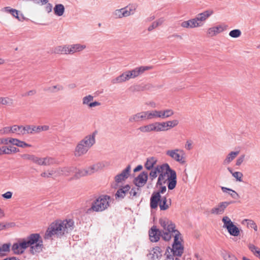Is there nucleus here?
<instances>
[{
	"instance_id": "nucleus-1",
	"label": "nucleus",
	"mask_w": 260,
	"mask_h": 260,
	"mask_svg": "<svg viewBox=\"0 0 260 260\" xmlns=\"http://www.w3.org/2000/svg\"><path fill=\"white\" fill-rule=\"evenodd\" d=\"M159 223L161 226L165 230L162 235V239L168 241L173 236L174 242L171 251L174 256H181L184 251V247L181 244L182 239L181 234L178 230H176L175 224L166 217L160 218Z\"/></svg>"
},
{
	"instance_id": "nucleus-2",
	"label": "nucleus",
	"mask_w": 260,
	"mask_h": 260,
	"mask_svg": "<svg viewBox=\"0 0 260 260\" xmlns=\"http://www.w3.org/2000/svg\"><path fill=\"white\" fill-rule=\"evenodd\" d=\"M74 227V221L71 219L56 220L49 225L45 234L44 238L49 239L53 236L61 238L72 232Z\"/></svg>"
},
{
	"instance_id": "nucleus-3",
	"label": "nucleus",
	"mask_w": 260,
	"mask_h": 260,
	"mask_svg": "<svg viewBox=\"0 0 260 260\" xmlns=\"http://www.w3.org/2000/svg\"><path fill=\"white\" fill-rule=\"evenodd\" d=\"M160 168L161 172L158 177L156 186H161L168 181V189L169 190L173 189L177 184L176 172L172 169L167 163L161 165Z\"/></svg>"
},
{
	"instance_id": "nucleus-4",
	"label": "nucleus",
	"mask_w": 260,
	"mask_h": 260,
	"mask_svg": "<svg viewBox=\"0 0 260 260\" xmlns=\"http://www.w3.org/2000/svg\"><path fill=\"white\" fill-rule=\"evenodd\" d=\"M111 201L112 199L109 196H100L92 203L91 207L87 209L86 212L89 213L91 211L102 212L108 209Z\"/></svg>"
},
{
	"instance_id": "nucleus-5",
	"label": "nucleus",
	"mask_w": 260,
	"mask_h": 260,
	"mask_svg": "<svg viewBox=\"0 0 260 260\" xmlns=\"http://www.w3.org/2000/svg\"><path fill=\"white\" fill-rule=\"evenodd\" d=\"M30 248L29 251L32 254L39 253L43 250V242L39 234H31L25 238Z\"/></svg>"
},
{
	"instance_id": "nucleus-6",
	"label": "nucleus",
	"mask_w": 260,
	"mask_h": 260,
	"mask_svg": "<svg viewBox=\"0 0 260 260\" xmlns=\"http://www.w3.org/2000/svg\"><path fill=\"white\" fill-rule=\"evenodd\" d=\"M166 154L181 165H184L186 162L185 153L182 149L176 148L168 150L166 152Z\"/></svg>"
},
{
	"instance_id": "nucleus-7",
	"label": "nucleus",
	"mask_w": 260,
	"mask_h": 260,
	"mask_svg": "<svg viewBox=\"0 0 260 260\" xmlns=\"http://www.w3.org/2000/svg\"><path fill=\"white\" fill-rule=\"evenodd\" d=\"M222 221L223 222L224 228H226L230 234L233 236H238L240 234V231L238 227H237L232 221L228 216H224Z\"/></svg>"
},
{
	"instance_id": "nucleus-8",
	"label": "nucleus",
	"mask_w": 260,
	"mask_h": 260,
	"mask_svg": "<svg viewBox=\"0 0 260 260\" xmlns=\"http://www.w3.org/2000/svg\"><path fill=\"white\" fill-rule=\"evenodd\" d=\"M213 13L212 10L209 9L197 15L193 19L197 27L203 26L206 20L213 15Z\"/></svg>"
},
{
	"instance_id": "nucleus-9",
	"label": "nucleus",
	"mask_w": 260,
	"mask_h": 260,
	"mask_svg": "<svg viewBox=\"0 0 260 260\" xmlns=\"http://www.w3.org/2000/svg\"><path fill=\"white\" fill-rule=\"evenodd\" d=\"M160 190L158 191H154L152 193L150 200V206L151 209H156L158 205V202L160 201L161 196L160 193H164L166 191V187L165 186H159Z\"/></svg>"
},
{
	"instance_id": "nucleus-10",
	"label": "nucleus",
	"mask_w": 260,
	"mask_h": 260,
	"mask_svg": "<svg viewBox=\"0 0 260 260\" xmlns=\"http://www.w3.org/2000/svg\"><path fill=\"white\" fill-rule=\"evenodd\" d=\"M152 69L151 66H141L135 69L127 71V73L129 76V79L135 78L143 74L145 71Z\"/></svg>"
},
{
	"instance_id": "nucleus-11",
	"label": "nucleus",
	"mask_w": 260,
	"mask_h": 260,
	"mask_svg": "<svg viewBox=\"0 0 260 260\" xmlns=\"http://www.w3.org/2000/svg\"><path fill=\"white\" fill-rule=\"evenodd\" d=\"M165 231L163 228L162 231H160L156 228V226H153L149 231V239L152 242H156L158 241L160 237H162V235Z\"/></svg>"
},
{
	"instance_id": "nucleus-12",
	"label": "nucleus",
	"mask_w": 260,
	"mask_h": 260,
	"mask_svg": "<svg viewBox=\"0 0 260 260\" xmlns=\"http://www.w3.org/2000/svg\"><path fill=\"white\" fill-rule=\"evenodd\" d=\"M233 202H222L211 210V213L214 215H220L224 213L226 208Z\"/></svg>"
},
{
	"instance_id": "nucleus-13",
	"label": "nucleus",
	"mask_w": 260,
	"mask_h": 260,
	"mask_svg": "<svg viewBox=\"0 0 260 260\" xmlns=\"http://www.w3.org/2000/svg\"><path fill=\"white\" fill-rule=\"evenodd\" d=\"M146 120H147V118L146 111L133 114L128 118V121L131 123H137L141 121Z\"/></svg>"
},
{
	"instance_id": "nucleus-14",
	"label": "nucleus",
	"mask_w": 260,
	"mask_h": 260,
	"mask_svg": "<svg viewBox=\"0 0 260 260\" xmlns=\"http://www.w3.org/2000/svg\"><path fill=\"white\" fill-rule=\"evenodd\" d=\"M96 133V132H94L92 134L85 136L80 141L90 149L95 143V136Z\"/></svg>"
},
{
	"instance_id": "nucleus-15",
	"label": "nucleus",
	"mask_w": 260,
	"mask_h": 260,
	"mask_svg": "<svg viewBox=\"0 0 260 260\" xmlns=\"http://www.w3.org/2000/svg\"><path fill=\"white\" fill-rule=\"evenodd\" d=\"M148 180V173L146 172H141L136 178L134 179V183L138 187L143 186Z\"/></svg>"
},
{
	"instance_id": "nucleus-16",
	"label": "nucleus",
	"mask_w": 260,
	"mask_h": 260,
	"mask_svg": "<svg viewBox=\"0 0 260 260\" xmlns=\"http://www.w3.org/2000/svg\"><path fill=\"white\" fill-rule=\"evenodd\" d=\"M226 28V26L223 25H219L209 28L207 31V35L208 37H213L219 34Z\"/></svg>"
},
{
	"instance_id": "nucleus-17",
	"label": "nucleus",
	"mask_w": 260,
	"mask_h": 260,
	"mask_svg": "<svg viewBox=\"0 0 260 260\" xmlns=\"http://www.w3.org/2000/svg\"><path fill=\"white\" fill-rule=\"evenodd\" d=\"M131 166L128 165L125 169H124L122 172L115 177V182L117 183L121 182L126 179L129 175L131 171Z\"/></svg>"
},
{
	"instance_id": "nucleus-18",
	"label": "nucleus",
	"mask_w": 260,
	"mask_h": 260,
	"mask_svg": "<svg viewBox=\"0 0 260 260\" xmlns=\"http://www.w3.org/2000/svg\"><path fill=\"white\" fill-rule=\"evenodd\" d=\"M89 149V148L79 141L75 148L74 155L77 157L81 156L85 154Z\"/></svg>"
},
{
	"instance_id": "nucleus-19",
	"label": "nucleus",
	"mask_w": 260,
	"mask_h": 260,
	"mask_svg": "<svg viewBox=\"0 0 260 260\" xmlns=\"http://www.w3.org/2000/svg\"><path fill=\"white\" fill-rule=\"evenodd\" d=\"M161 256V251L159 247L153 248L148 254L150 260H159Z\"/></svg>"
},
{
	"instance_id": "nucleus-20",
	"label": "nucleus",
	"mask_w": 260,
	"mask_h": 260,
	"mask_svg": "<svg viewBox=\"0 0 260 260\" xmlns=\"http://www.w3.org/2000/svg\"><path fill=\"white\" fill-rule=\"evenodd\" d=\"M85 48H86L85 45L80 44L68 45L69 54H73L76 52L82 51Z\"/></svg>"
},
{
	"instance_id": "nucleus-21",
	"label": "nucleus",
	"mask_w": 260,
	"mask_h": 260,
	"mask_svg": "<svg viewBox=\"0 0 260 260\" xmlns=\"http://www.w3.org/2000/svg\"><path fill=\"white\" fill-rule=\"evenodd\" d=\"M158 204L160 210H166L171 205V200L170 199H167L166 197H163L161 199L160 198Z\"/></svg>"
},
{
	"instance_id": "nucleus-22",
	"label": "nucleus",
	"mask_w": 260,
	"mask_h": 260,
	"mask_svg": "<svg viewBox=\"0 0 260 260\" xmlns=\"http://www.w3.org/2000/svg\"><path fill=\"white\" fill-rule=\"evenodd\" d=\"M12 133L17 136H22L26 135L25 126L14 125L12 126Z\"/></svg>"
},
{
	"instance_id": "nucleus-23",
	"label": "nucleus",
	"mask_w": 260,
	"mask_h": 260,
	"mask_svg": "<svg viewBox=\"0 0 260 260\" xmlns=\"http://www.w3.org/2000/svg\"><path fill=\"white\" fill-rule=\"evenodd\" d=\"M129 79L127 71L124 72L119 76L113 79L111 83L113 84L121 83Z\"/></svg>"
},
{
	"instance_id": "nucleus-24",
	"label": "nucleus",
	"mask_w": 260,
	"mask_h": 260,
	"mask_svg": "<svg viewBox=\"0 0 260 260\" xmlns=\"http://www.w3.org/2000/svg\"><path fill=\"white\" fill-rule=\"evenodd\" d=\"M239 151H231L229 153L223 161L224 165H228L230 164L239 154Z\"/></svg>"
},
{
	"instance_id": "nucleus-25",
	"label": "nucleus",
	"mask_w": 260,
	"mask_h": 260,
	"mask_svg": "<svg viewBox=\"0 0 260 260\" xmlns=\"http://www.w3.org/2000/svg\"><path fill=\"white\" fill-rule=\"evenodd\" d=\"M138 129L143 133L155 132L154 123H152L147 125H142L139 127Z\"/></svg>"
},
{
	"instance_id": "nucleus-26",
	"label": "nucleus",
	"mask_w": 260,
	"mask_h": 260,
	"mask_svg": "<svg viewBox=\"0 0 260 260\" xmlns=\"http://www.w3.org/2000/svg\"><path fill=\"white\" fill-rule=\"evenodd\" d=\"M9 143L14 145H16L18 147H22V148H25L26 147H30V145L26 143L24 141H21L15 138H10L9 140Z\"/></svg>"
},
{
	"instance_id": "nucleus-27",
	"label": "nucleus",
	"mask_w": 260,
	"mask_h": 260,
	"mask_svg": "<svg viewBox=\"0 0 260 260\" xmlns=\"http://www.w3.org/2000/svg\"><path fill=\"white\" fill-rule=\"evenodd\" d=\"M130 188L131 187L129 185H126L119 188L115 194L116 197L123 199L125 197V193L129 190Z\"/></svg>"
},
{
	"instance_id": "nucleus-28",
	"label": "nucleus",
	"mask_w": 260,
	"mask_h": 260,
	"mask_svg": "<svg viewBox=\"0 0 260 260\" xmlns=\"http://www.w3.org/2000/svg\"><path fill=\"white\" fill-rule=\"evenodd\" d=\"M180 26L184 28H193L198 27L193 18L187 21H183L180 23Z\"/></svg>"
},
{
	"instance_id": "nucleus-29",
	"label": "nucleus",
	"mask_w": 260,
	"mask_h": 260,
	"mask_svg": "<svg viewBox=\"0 0 260 260\" xmlns=\"http://www.w3.org/2000/svg\"><path fill=\"white\" fill-rule=\"evenodd\" d=\"M221 190L224 193H228L233 199L237 200L240 198L238 193L232 189L226 187H221Z\"/></svg>"
},
{
	"instance_id": "nucleus-30",
	"label": "nucleus",
	"mask_w": 260,
	"mask_h": 260,
	"mask_svg": "<svg viewBox=\"0 0 260 260\" xmlns=\"http://www.w3.org/2000/svg\"><path fill=\"white\" fill-rule=\"evenodd\" d=\"M57 164L58 161L54 157L49 156L42 157V166H51Z\"/></svg>"
},
{
	"instance_id": "nucleus-31",
	"label": "nucleus",
	"mask_w": 260,
	"mask_h": 260,
	"mask_svg": "<svg viewBox=\"0 0 260 260\" xmlns=\"http://www.w3.org/2000/svg\"><path fill=\"white\" fill-rule=\"evenodd\" d=\"M112 16L115 19H120L123 17H127L124 8L115 10L112 13Z\"/></svg>"
},
{
	"instance_id": "nucleus-32",
	"label": "nucleus",
	"mask_w": 260,
	"mask_h": 260,
	"mask_svg": "<svg viewBox=\"0 0 260 260\" xmlns=\"http://www.w3.org/2000/svg\"><path fill=\"white\" fill-rule=\"evenodd\" d=\"M157 162V159L154 157H150L147 159L144 166L147 170H150L154 168V166Z\"/></svg>"
},
{
	"instance_id": "nucleus-33",
	"label": "nucleus",
	"mask_w": 260,
	"mask_h": 260,
	"mask_svg": "<svg viewBox=\"0 0 260 260\" xmlns=\"http://www.w3.org/2000/svg\"><path fill=\"white\" fill-rule=\"evenodd\" d=\"M53 10L54 14L57 16H62L65 11L64 6L60 4L55 5Z\"/></svg>"
},
{
	"instance_id": "nucleus-34",
	"label": "nucleus",
	"mask_w": 260,
	"mask_h": 260,
	"mask_svg": "<svg viewBox=\"0 0 260 260\" xmlns=\"http://www.w3.org/2000/svg\"><path fill=\"white\" fill-rule=\"evenodd\" d=\"M160 167L161 165H158L156 167L150 170L151 171L149 173V177L151 180H153L154 179H155L157 176V174H160L161 172V170L160 168Z\"/></svg>"
},
{
	"instance_id": "nucleus-35",
	"label": "nucleus",
	"mask_w": 260,
	"mask_h": 260,
	"mask_svg": "<svg viewBox=\"0 0 260 260\" xmlns=\"http://www.w3.org/2000/svg\"><path fill=\"white\" fill-rule=\"evenodd\" d=\"M54 52L57 54H69L68 45L57 46L55 48Z\"/></svg>"
},
{
	"instance_id": "nucleus-36",
	"label": "nucleus",
	"mask_w": 260,
	"mask_h": 260,
	"mask_svg": "<svg viewBox=\"0 0 260 260\" xmlns=\"http://www.w3.org/2000/svg\"><path fill=\"white\" fill-rule=\"evenodd\" d=\"M26 135L39 133L38 126L27 125L25 126Z\"/></svg>"
},
{
	"instance_id": "nucleus-37",
	"label": "nucleus",
	"mask_w": 260,
	"mask_h": 260,
	"mask_svg": "<svg viewBox=\"0 0 260 260\" xmlns=\"http://www.w3.org/2000/svg\"><path fill=\"white\" fill-rule=\"evenodd\" d=\"M155 132H161L168 130L166 122H154Z\"/></svg>"
},
{
	"instance_id": "nucleus-38",
	"label": "nucleus",
	"mask_w": 260,
	"mask_h": 260,
	"mask_svg": "<svg viewBox=\"0 0 260 260\" xmlns=\"http://www.w3.org/2000/svg\"><path fill=\"white\" fill-rule=\"evenodd\" d=\"M147 120L158 118L159 110L146 111Z\"/></svg>"
},
{
	"instance_id": "nucleus-39",
	"label": "nucleus",
	"mask_w": 260,
	"mask_h": 260,
	"mask_svg": "<svg viewBox=\"0 0 260 260\" xmlns=\"http://www.w3.org/2000/svg\"><path fill=\"white\" fill-rule=\"evenodd\" d=\"M76 168L73 166L66 167L61 168V171L62 172V175L69 176L71 173H74Z\"/></svg>"
},
{
	"instance_id": "nucleus-40",
	"label": "nucleus",
	"mask_w": 260,
	"mask_h": 260,
	"mask_svg": "<svg viewBox=\"0 0 260 260\" xmlns=\"http://www.w3.org/2000/svg\"><path fill=\"white\" fill-rule=\"evenodd\" d=\"M11 250L14 253L16 254H22L24 252L18 242L15 243L12 245Z\"/></svg>"
},
{
	"instance_id": "nucleus-41",
	"label": "nucleus",
	"mask_w": 260,
	"mask_h": 260,
	"mask_svg": "<svg viewBox=\"0 0 260 260\" xmlns=\"http://www.w3.org/2000/svg\"><path fill=\"white\" fill-rule=\"evenodd\" d=\"M136 5H129L124 7L125 9V14L127 17L133 15L136 9Z\"/></svg>"
},
{
	"instance_id": "nucleus-42",
	"label": "nucleus",
	"mask_w": 260,
	"mask_h": 260,
	"mask_svg": "<svg viewBox=\"0 0 260 260\" xmlns=\"http://www.w3.org/2000/svg\"><path fill=\"white\" fill-rule=\"evenodd\" d=\"M74 173H75V177L76 178H79L80 177L88 175L86 169H78V170H77L76 169V170H75Z\"/></svg>"
},
{
	"instance_id": "nucleus-43",
	"label": "nucleus",
	"mask_w": 260,
	"mask_h": 260,
	"mask_svg": "<svg viewBox=\"0 0 260 260\" xmlns=\"http://www.w3.org/2000/svg\"><path fill=\"white\" fill-rule=\"evenodd\" d=\"M245 222L248 228L253 229L255 231H257V227L254 221L250 219H245L243 223Z\"/></svg>"
},
{
	"instance_id": "nucleus-44",
	"label": "nucleus",
	"mask_w": 260,
	"mask_h": 260,
	"mask_svg": "<svg viewBox=\"0 0 260 260\" xmlns=\"http://www.w3.org/2000/svg\"><path fill=\"white\" fill-rule=\"evenodd\" d=\"M93 100V96L91 95H86L82 99V104L89 107L90 103Z\"/></svg>"
},
{
	"instance_id": "nucleus-45",
	"label": "nucleus",
	"mask_w": 260,
	"mask_h": 260,
	"mask_svg": "<svg viewBox=\"0 0 260 260\" xmlns=\"http://www.w3.org/2000/svg\"><path fill=\"white\" fill-rule=\"evenodd\" d=\"M241 35V31L239 29H235L231 30L229 32V36L233 38H237Z\"/></svg>"
},
{
	"instance_id": "nucleus-46",
	"label": "nucleus",
	"mask_w": 260,
	"mask_h": 260,
	"mask_svg": "<svg viewBox=\"0 0 260 260\" xmlns=\"http://www.w3.org/2000/svg\"><path fill=\"white\" fill-rule=\"evenodd\" d=\"M166 125L168 129L171 128H173L177 126L179 123V121L177 119H174L171 121H166Z\"/></svg>"
},
{
	"instance_id": "nucleus-47",
	"label": "nucleus",
	"mask_w": 260,
	"mask_h": 260,
	"mask_svg": "<svg viewBox=\"0 0 260 260\" xmlns=\"http://www.w3.org/2000/svg\"><path fill=\"white\" fill-rule=\"evenodd\" d=\"M18 243L20 244V246L22 250L23 251V252L26 248H27L28 247H29L28 245V243H27L26 238H23V239H21L19 241V242H18Z\"/></svg>"
},
{
	"instance_id": "nucleus-48",
	"label": "nucleus",
	"mask_w": 260,
	"mask_h": 260,
	"mask_svg": "<svg viewBox=\"0 0 260 260\" xmlns=\"http://www.w3.org/2000/svg\"><path fill=\"white\" fill-rule=\"evenodd\" d=\"M64 89V87L62 85L57 84L51 87V91L53 92H56L59 91H62Z\"/></svg>"
},
{
	"instance_id": "nucleus-49",
	"label": "nucleus",
	"mask_w": 260,
	"mask_h": 260,
	"mask_svg": "<svg viewBox=\"0 0 260 260\" xmlns=\"http://www.w3.org/2000/svg\"><path fill=\"white\" fill-rule=\"evenodd\" d=\"M10 243L4 244L0 247V252H9L10 250Z\"/></svg>"
},
{
	"instance_id": "nucleus-50",
	"label": "nucleus",
	"mask_w": 260,
	"mask_h": 260,
	"mask_svg": "<svg viewBox=\"0 0 260 260\" xmlns=\"http://www.w3.org/2000/svg\"><path fill=\"white\" fill-rule=\"evenodd\" d=\"M54 175V169L48 171L47 172H43L41 174V176L44 178H49Z\"/></svg>"
},
{
	"instance_id": "nucleus-51",
	"label": "nucleus",
	"mask_w": 260,
	"mask_h": 260,
	"mask_svg": "<svg viewBox=\"0 0 260 260\" xmlns=\"http://www.w3.org/2000/svg\"><path fill=\"white\" fill-rule=\"evenodd\" d=\"M86 170L87 172L88 175H91L94 173L98 171L94 164L88 167L87 169H86Z\"/></svg>"
},
{
	"instance_id": "nucleus-52",
	"label": "nucleus",
	"mask_w": 260,
	"mask_h": 260,
	"mask_svg": "<svg viewBox=\"0 0 260 260\" xmlns=\"http://www.w3.org/2000/svg\"><path fill=\"white\" fill-rule=\"evenodd\" d=\"M12 126H7L0 130L1 135L8 134L12 133Z\"/></svg>"
},
{
	"instance_id": "nucleus-53",
	"label": "nucleus",
	"mask_w": 260,
	"mask_h": 260,
	"mask_svg": "<svg viewBox=\"0 0 260 260\" xmlns=\"http://www.w3.org/2000/svg\"><path fill=\"white\" fill-rule=\"evenodd\" d=\"M13 103L12 99L9 98H2L1 104L4 105H11Z\"/></svg>"
},
{
	"instance_id": "nucleus-54",
	"label": "nucleus",
	"mask_w": 260,
	"mask_h": 260,
	"mask_svg": "<svg viewBox=\"0 0 260 260\" xmlns=\"http://www.w3.org/2000/svg\"><path fill=\"white\" fill-rule=\"evenodd\" d=\"M237 180L241 182L242 181V178L243 177V174L240 172H235L233 173L232 175Z\"/></svg>"
},
{
	"instance_id": "nucleus-55",
	"label": "nucleus",
	"mask_w": 260,
	"mask_h": 260,
	"mask_svg": "<svg viewBox=\"0 0 260 260\" xmlns=\"http://www.w3.org/2000/svg\"><path fill=\"white\" fill-rule=\"evenodd\" d=\"M98 171H100L107 166L106 162H99L94 164Z\"/></svg>"
},
{
	"instance_id": "nucleus-56",
	"label": "nucleus",
	"mask_w": 260,
	"mask_h": 260,
	"mask_svg": "<svg viewBox=\"0 0 260 260\" xmlns=\"http://www.w3.org/2000/svg\"><path fill=\"white\" fill-rule=\"evenodd\" d=\"M42 157H39L36 156V155H34L32 157V161L36 164L38 165L42 166Z\"/></svg>"
},
{
	"instance_id": "nucleus-57",
	"label": "nucleus",
	"mask_w": 260,
	"mask_h": 260,
	"mask_svg": "<svg viewBox=\"0 0 260 260\" xmlns=\"http://www.w3.org/2000/svg\"><path fill=\"white\" fill-rule=\"evenodd\" d=\"M245 157V154H242L240 155L236 160V165L237 166H240L244 161Z\"/></svg>"
},
{
	"instance_id": "nucleus-58",
	"label": "nucleus",
	"mask_w": 260,
	"mask_h": 260,
	"mask_svg": "<svg viewBox=\"0 0 260 260\" xmlns=\"http://www.w3.org/2000/svg\"><path fill=\"white\" fill-rule=\"evenodd\" d=\"M192 141L191 140H187L185 145V148L187 150H190L192 149Z\"/></svg>"
},
{
	"instance_id": "nucleus-59",
	"label": "nucleus",
	"mask_w": 260,
	"mask_h": 260,
	"mask_svg": "<svg viewBox=\"0 0 260 260\" xmlns=\"http://www.w3.org/2000/svg\"><path fill=\"white\" fill-rule=\"evenodd\" d=\"M248 248L250 249V250L253 253V254L254 255L256 253V251H257L259 249V248L255 246L253 244H249L248 245Z\"/></svg>"
},
{
	"instance_id": "nucleus-60",
	"label": "nucleus",
	"mask_w": 260,
	"mask_h": 260,
	"mask_svg": "<svg viewBox=\"0 0 260 260\" xmlns=\"http://www.w3.org/2000/svg\"><path fill=\"white\" fill-rule=\"evenodd\" d=\"M139 190V187L137 188H133L129 191L130 197L133 198L135 196H136L137 194V191Z\"/></svg>"
},
{
	"instance_id": "nucleus-61",
	"label": "nucleus",
	"mask_w": 260,
	"mask_h": 260,
	"mask_svg": "<svg viewBox=\"0 0 260 260\" xmlns=\"http://www.w3.org/2000/svg\"><path fill=\"white\" fill-rule=\"evenodd\" d=\"M34 155L32 154H24L21 155V157L24 159L29 160L32 161Z\"/></svg>"
},
{
	"instance_id": "nucleus-62",
	"label": "nucleus",
	"mask_w": 260,
	"mask_h": 260,
	"mask_svg": "<svg viewBox=\"0 0 260 260\" xmlns=\"http://www.w3.org/2000/svg\"><path fill=\"white\" fill-rule=\"evenodd\" d=\"M165 110V114H166V118H169L170 117H171V116H172L174 112V111L171 110V109H166V110Z\"/></svg>"
},
{
	"instance_id": "nucleus-63",
	"label": "nucleus",
	"mask_w": 260,
	"mask_h": 260,
	"mask_svg": "<svg viewBox=\"0 0 260 260\" xmlns=\"http://www.w3.org/2000/svg\"><path fill=\"white\" fill-rule=\"evenodd\" d=\"M52 8H53L52 5L51 4L49 3L48 2V3L46 4V6L45 7V11L47 13H50L52 11Z\"/></svg>"
},
{
	"instance_id": "nucleus-64",
	"label": "nucleus",
	"mask_w": 260,
	"mask_h": 260,
	"mask_svg": "<svg viewBox=\"0 0 260 260\" xmlns=\"http://www.w3.org/2000/svg\"><path fill=\"white\" fill-rule=\"evenodd\" d=\"M224 260H238V259L234 255L228 254L224 256Z\"/></svg>"
}]
</instances>
